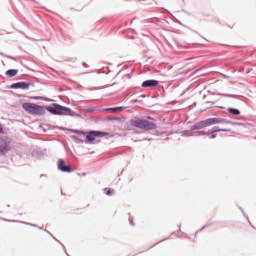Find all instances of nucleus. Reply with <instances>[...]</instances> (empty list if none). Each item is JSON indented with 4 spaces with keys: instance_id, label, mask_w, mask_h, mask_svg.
Instances as JSON below:
<instances>
[{
    "instance_id": "f257e3e1",
    "label": "nucleus",
    "mask_w": 256,
    "mask_h": 256,
    "mask_svg": "<svg viewBox=\"0 0 256 256\" xmlns=\"http://www.w3.org/2000/svg\"><path fill=\"white\" fill-rule=\"evenodd\" d=\"M130 123L132 127H136V129H143L144 131H153L157 129V124L149 120L136 118L131 120Z\"/></svg>"
},
{
    "instance_id": "f03ea898",
    "label": "nucleus",
    "mask_w": 256,
    "mask_h": 256,
    "mask_svg": "<svg viewBox=\"0 0 256 256\" xmlns=\"http://www.w3.org/2000/svg\"><path fill=\"white\" fill-rule=\"evenodd\" d=\"M46 111L52 115H73V111L70 108L61 106L59 104H52V106H47Z\"/></svg>"
},
{
    "instance_id": "7ed1b4c3",
    "label": "nucleus",
    "mask_w": 256,
    "mask_h": 256,
    "mask_svg": "<svg viewBox=\"0 0 256 256\" xmlns=\"http://www.w3.org/2000/svg\"><path fill=\"white\" fill-rule=\"evenodd\" d=\"M22 107L23 110L30 113V115H45V109L43 106H39L34 103H24Z\"/></svg>"
},
{
    "instance_id": "20e7f679",
    "label": "nucleus",
    "mask_w": 256,
    "mask_h": 256,
    "mask_svg": "<svg viewBox=\"0 0 256 256\" xmlns=\"http://www.w3.org/2000/svg\"><path fill=\"white\" fill-rule=\"evenodd\" d=\"M109 133L101 131H90L86 135V143H94L97 137H107Z\"/></svg>"
},
{
    "instance_id": "39448f33",
    "label": "nucleus",
    "mask_w": 256,
    "mask_h": 256,
    "mask_svg": "<svg viewBox=\"0 0 256 256\" xmlns=\"http://www.w3.org/2000/svg\"><path fill=\"white\" fill-rule=\"evenodd\" d=\"M218 123H221L218 118H209L196 124L194 129H203L204 127H211V125H217Z\"/></svg>"
},
{
    "instance_id": "423d86ee",
    "label": "nucleus",
    "mask_w": 256,
    "mask_h": 256,
    "mask_svg": "<svg viewBox=\"0 0 256 256\" xmlns=\"http://www.w3.org/2000/svg\"><path fill=\"white\" fill-rule=\"evenodd\" d=\"M11 151V142L7 139L0 138V153Z\"/></svg>"
},
{
    "instance_id": "0eeeda50",
    "label": "nucleus",
    "mask_w": 256,
    "mask_h": 256,
    "mask_svg": "<svg viewBox=\"0 0 256 256\" xmlns=\"http://www.w3.org/2000/svg\"><path fill=\"white\" fill-rule=\"evenodd\" d=\"M58 169L63 173H71V167L65 164V160L59 159L58 160Z\"/></svg>"
},
{
    "instance_id": "6e6552de",
    "label": "nucleus",
    "mask_w": 256,
    "mask_h": 256,
    "mask_svg": "<svg viewBox=\"0 0 256 256\" xmlns=\"http://www.w3.org/2000/svg\"><path fill=\"white\" fill-rule=\"evenodd\" d=\"M31 83L26 82H17L11 85L12 89H29Z\"/></svg>"
},
{
    "instance_id": "1a4fd4ad",
    "label": "nucleus",
    "mask_w": 256,
    "mask_h": 256,
    "mask_svg": "<svg viewBox=\"0 0 256 256\" xmlns=\"http://www.w3.org/2000/svg\"><path fill=\"white\" fill-rule=\"evenodd\" d=\"M225 131H227V130H225V129L211 130V131L204 133V135H210L209 139H216L217 134H215V133L225 132Z\"/></svg>"
},
{
    "instance_id": "9d476101",
    "label": "nucleus",
    "mask_w": 256,
    "mask_h": 256,
    "mask_svg": "<svg viewBox=\"0 0 256 256\" xmlns=\"http://www.w3.org/2000/svg\"><path fill=\"white\" fill-rule=\"evenodd\" d=\"M158 84L159 82H157L156 80H146L142 83V87H157Z\"/></svg>"
},
{
    "instance_id": "9b49d317",
    "label": "nucleus",
    "mask_w": 256,
    "mask_h": 256,
    "mask_svg": "<svg viewBox=\"0 0 256 256\" xmlns=\"http://www.w3.org/2000/svg\"><path fill=\"white\" fill-rule=\"evenodd\" d=\"M17 73H19V70H15V69H10L6 72V75L8 77H15V75H17Z\"/></svg>"
},
{
    "instance_id": "f8f14e48",
    "label": "nucleus",
    "mask_w": 256,
    "mask_h": 256,
    "mask_svg": "<svg viewBox=\"0 0 256 256\" xmlns=\"http://www.w3.org/2000/svg\"><path fill=\"white\" fill-rule=\"evenodd\" d=\"M228 113H230L231 115H241V111L235 109V108H228Z\"/></svg>"
},
{
    "instance_id": "ddd939ff",
    "label": "nucleus",
    "mask_w": 256,
    "mask_h": 256,
    "mask_svg": "<svg viewBox=\"0 0 256 256\" xmlns=\"http://www.w3.org/2000/svg\"><path fill=\"white\" fill-rule=\"evenodd\" d=\"M104 191H105L106 195H108V196H111V195H113V193H114V190H113V189H107V188H105Z\"/></svg>"
},
{
    "instance_id": "4468645a",
    "label": "nucleus",
    "mask_w": 256,
    "mask_h": 256,
    "mask_svg": "<svg viewBox=\"0 0 256 256\" xmlns=\"http://www.w3.org/2000/svg\"><path fill=\"white\" fill-rule=\"evenodd\" d=\"M74 133H77L78 135H85V132L79 130L74 131Z\"/></svg>"
},
{
    "instance_id": "2eb2a0df",
    "label": "nucleus",
    "mask_w": 256,
    "mask_h": 256,
    "mask_svg": "<svg viewBox=\"0 0 256 256\" xmlns=\"http://www.w3.org/2000/svg\"><path fill=\"white\" fill-rule=\"evenodd\" d=\"M0 133H5L4 129H3V125L0 124Z\"/></svg>"
},
{
    "instance_id": "dca6fc26",
    "label": "nucleus",
    "mask_w": 256,
    "mask_h": 256,
    "mask_svg": "<svg viewBox=\"0 0 256 256\" xmlns=\"http://www.w3.org/2000/svg\"><path fill=\"white\" fill-rule=\"evenodd\" d=\"M114 109H116L118 111H123V107H118V108H114Z\"/></svg>"
},
{
    "instance_id": "f3484780",
    "label": "nucleus",
    "mask_w": 256,
    "mask_h": 256,
    "mask_svg": "<svg viewBox=\"0 0 256 256\" xmlns=\"http://www.w3.org/2000/svg\"><path fill=\"white\" fill-rule=\"evenodd\" d=\"M129 222H130V224L135 225V223H133V218H130Z\"/></svg>"
},
{
    "instance_id": "a211bd4d",
    "label": "nucleus",
    "mask_w": 256,
    "mask_h": 256,
    "mask_svg": "<svg viewBox=\"0 0 256 256\" xmlns=\"http://www.w3.org/2000/svg\"><path fill=\"white\" fill-rule=\"evenodd\" d=\"M2 35H5L3 32L0 31V37H2Z\"/></svg>"
}]
</instances>
